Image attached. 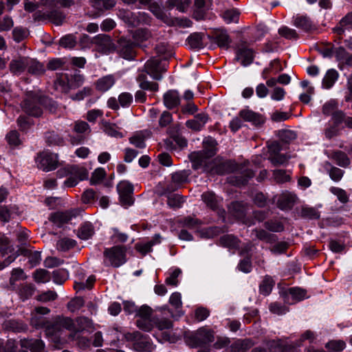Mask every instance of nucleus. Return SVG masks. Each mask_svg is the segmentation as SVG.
<instances>
[{"label":"nucleus","instance_id":"f257e3e1","mask_svg":"<svg viewBox=\"0 0 352 352\" xmlns=\"http://www.w3.org/2000/svg\"><path fill=\"white\" fill-rule=\"evenodd\" d=\"M217 142L213 138L208 137L203 142V150L195 151L189 155V159L195 170L204 167L217 153Z\"/></svg>","mask_w":352,"mask_h":352},{"label":"nucleus","instance_id":"f03ea898","mask_svg":"<svg viewBox=\"0 0 352 352\" xmlns=\"http://www.w3.org/2000/svg\"><path fill=\"white\" fill-rule=\"evenodd\" d=\"M185 341L191 348L207 345L214 340V332L211 329L202 327L197 330L185 334Z\"/></svg>","mask_w":352,"mask_h":352},{"label":"nucleus","instance_id":"7ed1b4c3","mask_svg":"<svg viewBox=\"0 0 352 352\" xmlns=\"http://www.w3.org/2000/svg\"><path fill=\"white\" fill-rule=\"evenodd\" d=\"M47 100L33 92L28 93L21 104L23 111L29 116L39 117L43 111L41 105L46 102Z\"/></svg>","mask_w":352,"mask_h":352},{"label":"nucleus","instance_id":"20e7f679","mask_svg":"<svg viewBox=\"0 0 352 352\" xmlns=\"http://www.w3.org/2000/svg\"><path fill=\"white\" fill-rule=\"evenodd\" d=\"M127 341L133 342L135 351L138 352H151L154 346L150 339L139 331L125 333Z\"/></svg>","mask_w":352,"mask_h":352},{"label":"nucleus","instance_id":"39448f33","mask_svg":"<svg viewBox=\"0 0 352 352\" xmlns=\"http://www.w3.org/2000/svg\"><path fill=\"white\" fill-rule=\"evenodd\" d=\"M126 252L124 246L116 245L111 248H106L103 254L111 266L118 267L126 262Z\"/></svg>","mask_w":352,"mask_h":352},{"label":"nucleus","instance_id":"423d86ee","mask_svg":"<svg viewBox=\"0 0 352 352\" xmlns=\"http://www.w3.org/2000/svg\"><path fill=\"white\" fill-rule=\"evenodd\" d=\"M204 171L210 173L211 175H223L225 173L232 171V168L230 162L223 160L221 158L216 157L210 160L202 167Z\"/></svg>","mask_w":352,"mask_h":352},{"label":"nucleus","instance_id":"0eeeda50","mask_svg":"<svg viewBox=\"0 0 352 352\" xmlns=\"http://www.w3.org/2000/svg\"><path fill=\"white\" fill-rule=\"evenodd\" d=\"M37 167L44 171H50L58 167V160L57 155L47 152L39 153L36 157Z\"/></svg>","mask_w":352,"mask_h":352},{"label":"nucleus","instance_id":"6e6552de","mask_svg":"<svg viewBox=\"0 0 352 352\" xmlns=\"http://www.w3.org/2000/svg\"><path fill=\"white\" fill-rule=\"evenodd\" d=\"M91 43L96 46V50L104 54H109L116 50L115 44L107 34H98L94 36Z\"/></svg>","mask_w":352,"mask_h":352},{"label":"nucleus","instance_id":"1a4fd4ad","mask_svg":"<svg viewBox=\"0 0 352 352\" xmlns=\"http://www.w3.org/2000/svg\"><path fill=\"white\" fill-rule=\"evenodd\" d=\"M248 210V204L243 201H232L228 207V212L230 216L245 224L248 223L245 221V217Z\"/></svg>","mask_w":352,"mask_h":352},{"label":"nucleus","instance_id":"9d476101","mask_svg":"<svg viewBox=\"0 0 352 352\" xmlns=\"http://www.w3.org/2000/svg\"><path fill=\"white\" fill-rule=\"evenodd\" d=\"M166 68L161 65V60L159 58H152L146 61L144 65V72L150 75L154 80H161L162 73Z\"/></svg>","mask_w":352,"mask_h":352},{"label":"nucleus","instance_id":"9b49d317","mask_svg":"<svg viewBox=\"0 0 352 352\" xmlns=\"http://www.w3.org/2000/svg\"><path fill=\"white\" fill-rule=\"evenodd\" d=\"M117 190L120 195V199L123 205L131 206L133 203L132 194L133 185L127 181H122L117 186Z\"/></svg>","mask_w":352,"mask_h":352},{"label":"nucleus","instance_id":"f8f14e48","mask_svg":"<svg viewBox=\"0 0 352 352\" xmlns=\"http://www.w3.org/2000/svg\"><path fill=\"white\" fill-rule=\"evenodd\" d=\"M136 44L131 40L120 38L118 40V52L125 59L131 60L135 56V46Z\"/></svg>","mask_w":352,"mask_h":352},{"label":"nucleus","instance_id":"ddd939ff","mask_svg":"<svg viewBox=\"0 0 352 352\" xmlns=\"http://www.w3.org/2000/svg\"><path fill=\"white\" fill-rule=\"evenodd\" d=\"M78 214V209H73L67 211H58L52 213L49 219L52 222L57 224L58 226L68 223L73 217Z\"/></svg>","mask_w":352,"mask_h":352},{"label":"nucleus","instance_id":"4468645a","mask_svg":"<svg viewBox=\"0 0 352 352\" xmlns=\"http://www.w3.org/2000/svg\"><path fill=\"white\" fill-rule=\"evenodd\" d=\"M208 38L210 41H214L220 48L228 49L232 42L231 38L224 30H216L214 35H208Z\"/></svg>","mask_w":352,"mask_h":352},{"label":"nucleus","instance_id":"2eb2a0df","mask_svg":"<svg viewBox=\"0 0 352 352\" xmlns=\"http://www.w3.org/2000/svg\"><path fill=\"white\" fill-rule=\"evenodd\" d=\"M28 60V56H19L12 59L9 64L10 71L14 75H20L27 69Z\"/></svg>","mask_w":352,"mask_h":352},{"label":"nucleus","instance_id":"dca6fc26","mask_svg":"<svg viewBox=\"0 0 352 352\" xmlns=\"http://www.w3.org/2000/svg\"><path fill=\"white\" fill-rule=\"evenodd\" d=\"M297 197L295 194L285 192H283L277 201L278 207L282 210L291 209L296 201Z\"/></svg>","mask_w":352,"mask_h":352},{"label":"nucleus","instance_id":"f3484780","mask_svg":"<svg viewBox=\"0 0 352 352\" xmlns=\"http://www.w3.org/2000/svg\"><path fill=\"white\" fill-rule=\"evenodd\" d=\"M149 10L158 19L161 20L164 23L170 26L174 25V19L164 13L158 3H151L149 6Z\"/></svg>","mask_w":352,"mask_h":352},{"label":"nucleus","instance_id":"a211bd4d","mask_svg":"<svg viewBox=\"0 0 352 352\" xmlns=\"http://www.w3.org/2000/svg\"><path fill=\"white\" fill-rule=\"evenodd\" d=\"M208 120V116L204 113H198L192 120H188L186 125L194 131H200Z\"/></svg>","mask_w":352,"mask_h":352},{"label":"nucleus","instance_id":"6ab92c4d","mask_svg":"<svg viewBox=\"0 0 352 352\" xmlns=\"http://www.w3.org/2000/svg\"><path fill=\"white\" fill-rule=\"evenodd\" d=\"M293 24L305 32H310L315 29L311 19L305 15H297L294 19Z\"/></svg>","mask_w":352,"mask_h":352},{"label":"nucleus","instance_id":"aec40b11","mask_svg":"<svg viewBox=\"0 0 352 352\" xmlns=\"http://www.w3.org/2000/svg\"><path fill=\"white\" fill-rule=\"evenodd\" d=\"M164 104L168 109H172L180 104L179 93L176 90H169L164 95Z\"/></svg>","mask_w":352,"mask_h":352},{"label":"nucleus","instance_id":"412c9836","mask_svg":"<svg viewBox=\"0 0 352 352\" xmlns=\"http://www.w3.org/2000/svg\"><path fill=\"white\" fill-rule=\"evenodd\" d=\"M236 59L243 66L249 65L254 60V52L247 47L240 48L236 52Z\"/></svg>","mask_w":352,"mask_h":352},{"label":"nucleus","instance_id":"4be33fe9","mask_svg":"<svg viewBox=\"0 0 352 352\" xmlns=\"http://www.w3.org/2000/svg\"><path fill=\"white\" fill-rule=\"evenodd\" d=\"M239 116L245 121L251 122L256 126L261 125L264 122V120L261 115L249 109H243L241 111Z\"/></svg>","mask_w":352,"mask_h":352},{"label":"nucleus","instance_id":"5701e85b","mask_svg":"<svg viewBox=\"0 0 352 352\" xmlns=\"http://www.w3.org/2000/svg\"><path fill=\"white\" fill-rule=\"evenodd\" d=\"M254 173L250 169H245L230 179V182L236 186L245 185L250 178H252Z\"/></svg>","mask_w":352,"mask_h":352},{"label":"nucleus","instance_id":"b1692460","mask_svg":"<svg viewBox=\"0 0 352 352\" xmlns=\"http://www.w3.org/2000/svg\"><path fill=\"white\" fill-rule=\"evenodd\" d=\"M116 82V78L113 75H107L99 78L96 82V88L101 92H104L109 90Z\"/></svg>","mask_w":352,"mask_h":352},{"label":"nucleus","instance_id":"393cba45","mask_svg":"<svg viewBox=\"0 0 352 352\" xmlns=\"http://www.w3.org/2000/svg\"><path fill=\"white\" fill-rule=\"evenodd\" d=\"M3 327L6 330L14 333H20L27 331L28 325L20 320H8L4 322Z\"/></svg>","mask_w":352,"mask_h":352},{"label":"nucleus","instance_id":"a878e982","mask_svg":"<svg viewBox=\"0 0 352 352\" xmlns=\"http://www.w3.org/2000/svg\"><path fill=\"white\" fill-rule=\"evenodd\" d=\"M219 244L230 249L237 250L239 249L241 241L232 234H226L220 237Z\"/></svg>","mask_w":352,"mask_h":352},{"label":"nucleus","instance_id":"bb28decb","mask_svg":"<svg viewBox=\"0 0 352 352\" xmlns=\"http://www.w3.org/2000/svg\"><path fill=\"white\" fill-rule=\"evenodd\" d=\"M28 66L27 67L28 72L32 75L40 76L45 73V69L41 63L36 59L28 57Z\"/></svg>","mask_w":352,"mask_h":352},{"label":"nucleus","instance_id":"cd10ccee","mask_svg":"<svg viewBox=\"0 0 352 352\" xmlns=\"http://www.w3.org/2000/svg\"><path fill=\"white\" fill-rule=\"evenodd\" d=\"M21 345L23 348L29 349L32 352H43L44 344L40 340H22Z\"/></svg>","mask_w":352,"mask_h":352},{"label":"nucleus","instance_id":"c85d7f7f","mask_svg":"<svg viewBox=\"0 0 352 352\" xmlns=\"http://www.w3.org/2000/svg\"><path fill=\"white\" fill-rule=\"evenodd\" d=\"M330 158L341 167H347L351 163L347 155L341 151L332 152Z\"/></svg>","mask_w":352,"mask_h":352},{"label":"nucleus","instance_id":"c756f323","mask_svg":"<svg viewBox=\"0 0 352 352\" xmlns=\"http://www.w3.org/2000/svg\"><path fill=\"white\" fill-rule=\"evenodd\" d=\"M299 215L303 219L315 220L320 218V213L316 208L302 206L300 209Z\"/></svg>","mask_w":352,"mask_h":352},{"label":"nucleus","instance_id":"7c9ffc66","mask_svg":"<svg viewBox=\"0 0 352 352\" xmlns=\"http://www.w3.org/2000/svg\"><path fill=\"white\" fill-rule=\"evenodd\" d=\"M326 169L329 173L330 178L336 182H340L343 177L344 171L338 167L333 166L331 163L327 162L325 163Z\"/></svg>","mask_w":352,"mask_h":352},{"label":"nucleus","instance_id":"2f4dec72","mask_svg":"<svg viewBox=\"0 0 352 352\" xmlns=\"http://www.w3.org/2000/svg\"><path fill=\"white\" fill-rule=\"evenodd\" d=\"M253 344L254 343L250 339L239 340L231 345V351L246 352Z\"/></svg>","mask_w":352,"mask_h":352},{"label":"nucleus","instance_id":"473e14b6","mask_svg":"<svg viewBox=\"0 0 352 352\" xmlns=\"http://www.w3.org/2000/svg\"><path fill=\"white\" fill-rule=\"evenodd\" d=\"M76 323L75 334L85 330H89L93 327L92 321L89 318L84 316L78 317L76 319Z\"/></svg>","mask_w":352,"mask_h":352},{"label":"nucleus","instance_id":"72a5a7b5","mask_svg":"<svg viewBox=\"0 0 352 352\" xmlns=\"http://www.w3.org/2000/svg\"><path fill=\"white\" fill-rule=\"evenodd\" d=\"M204 37V34L203 33L195 32L191 34L188 38V43L191 48H204L205 47L203 43Z\"/></svg>","mask_w":352,"mask_h":352},{"label":"nucleus","instance_id":"f704fd0d","mask_svg":"<svg viewBox=\"0 0 352 352\" xmlns=\"http://www.w3.org/2000/svg\"><path fill=\"white\" fill-rule=\"evenodd\" d=\"M160 243V234H155L154 238L146 243H138L135 245L136 250L142 254L145 255L151 251V248L156 243Z\"/></svg>","mask_w":352,"mask_h":352},{"label":"nucleus","instance_id":"c9c22d12","mask_svg":"<svg viewBox=\"0 0 352 352\" xmlns=\"http://www.w3.org/2000/svg\"><path fill=\"white\" fill-rule=\"evenodd\" d=\"M137 80L140 83V87L144 90L157 91L158 84L146 80V74L141 73L138 75Z\"/></svg>","mask_w":352,"mask_h":352},{"label":"nucleus","instance_id":"e433bc0d","mask_svg":"<svg viewBox=\"0 0 352 352\" xmlns=\"http://www.w3.org/2000/svg\"><path fill=\"white\" fill-rule=\"evenodd\" d=\"M351 26L352 12H349L340 20L339 25L334 28V31L338 34H342L345 29L349 28Z\"/></svg>","mask_w":352,"mask_h":352},{"label":"nucleus","instance_id":"4c0bfd02","mask_svg":"<svg viewBox=\"0 0 352 352\" xmlns=\"http://www.w3.org/2000/svg\"><path fill=\"white\" fill-rule=\"evenodd\" d=\"M94 233L93 226L89 222H86L80 228L78 236L82 239L86 240L90 238Z\"/></svg>","mask_w":352,"mask_h":352},{"label":"nucleus","instance_id":"58836bf2","mask_svg":"<svg viewBox=\"0 0 352 352\" xmlns=\"http://www.w3.org/2000/svg\"><path fill=\"white\" fill-rule=\"evenodd\" d=\"M45 140L49 146H62L64 144V139L54 131L47 132Z\"/></svg>","mask_w":352,"mask_h":352},{"label":"nucleus","instance_id":"ea45409f","mask_svg":"<svg viewBox=\"0 0 352 352\" xmlns=\"http://www.w3.org/2000/svg\"><path fill=\"white\" fill-rule=\"evenodd\" d=\"M253 232L255 233L256 236L258 239L265 241L266 243H274L276 241L277 236L274 234H270L265 231V230H258L255 229L253 230Z\"/></svg>","mask_w":352,"mask_h":352},{"label":"nucleus","instance_id":"a19ab883","mask_svg":"<svg viewBox=\"0 0 352 352\" xmlns=\"http://www.w3.org/2000/svg\"><path fill=\"white\" fill-rule=\"evenodd\" d=\"M36 287L33 284H25L21 285L19 289V295L23 300L30 298L34 293Z\"/></svg>","mask_w":352,"mask_h":352},{"label":"nucleus","instance_id":"79ce46f5","mask_svg":"<svg viewBox=\"0 0 352 352\" xmlns=\"http://www.w3.org/2000/svg\"><path fill=\"white\" fill-rule=\"evenodd\" d=\"M338 78V74L335 69L328 70L322 80L323 87L326 89L331 88Z\"/></svg>","mask_w":352,"mask_h":352},{"label":"nucleus","instance_id":"37998d69","mask_svg":"<svg viewBox=\"0 0 352 352\" xmlns=\"http://www.w3.org/2000/svg\"><path fill=\"white\" fill-rule=\"evenodd\" d=\"M44 328L46 335L49 336H55L62 330L58 318H56L54 322L47 320Z\"/></svg>","mask_w":352,"mask_h":352},{"label":"nucleus","instance_id":"c03bdc74","mask_svg":"<svg viewBox=\"0 0 352 352\" xmlns=\"http://www.w3.org/2000/svg\"><path fill=\"white\" fill-rule=\"evenodd\" d=\"M76 245V241L67 237L63 238L57 241L56 248L60 251H67Z\"/></svg>","mask_w":352,"mask_h":352},{"label":"nucleus","instance_id":"a18cd8bd","mask_svg":"<svg viewBox=\"0 0 352 352\" xmlns=\"http://www.w3.org/2000/svg\"><path fill=\"white\" fill-rule=\"evenodd\" d=\"M60 325L61 329H66L72 331L71 337L75 336V323L70 318L57 317Z\"/></svg>","mask_w":352,"mask_h":352},{"label":"nucleus","instance_id":"49530a36","mask_svg":"<svg viewBox=\"0 0 352 352\" xmlns=\"http://www.w3.org/2000/svg\"><path fill=\"white\" fill-rule=\"evenodd\" d=\"M265 344L270 352H282L284 350L285 343L281 340H267Z\"/></svg>","mask_w":352,"mask_h":352},{"label":"nucleus","instance_id":"de8ad7c7","mask_svg":"<svg viewBox=\"0 0 352 352\" xmlns=\"http://www.w3.org/2000/svg\"><path fill=\"white\" fill-rule=\"evenodd\" d=\"M153 327L155 326L159 330L169 329L173 327V322L168 318H153Z\"/></svg>","mask_w":352,"mask_h":352},{"label":"nucleus","instance_id":"09e8293b","mask_svg":"<svg viewBox=\"0 0 352 352\" xmlns=\"http://www.w3.org/2000/svg\"><path fill=\"white\" fill-rule=\"evenodd\" d=\"M50 278V272L44 269L36 270L33 274V278L38 283L48 282Z\"/></svg>","mask_w":352,"mask_h":352},{"label":"nucleus","instance_id":"8fccbe9b","mask_svg":"<svg viewBox=\"0 0 352 352\" xmlns=\"http://www.w3.org/2000/svg\"><path fill=\"white\" fill-rule=\"evenodd\" d=\"M151 31L146 28H139L133 34L134 39L138 42H143L151 38Z\"/></svg>","mask_w":352,"mask_h":352},{"label":"nucleus","instance_id":"3c124183","mask_svg":"<svg viewBox=\"0 0 352 352\" xmlns=\"http://www.w3.org/2000/svg\"><path fill=\"white\" fill-rule=\"evenodd\" d=\"M136 325L144 331H151L153 328V318H140L136 320Z\"/></svg>","mask_w":352,"mask_h":352},{"label":"nucleus","instance_id":"603ef678","mask_svg":"<svg viewBox=\"0 0 352 352\" xmlns=\"http://www.w3.org/2000/svg\"><path fill=\"white\" fill-rule=\"evenodd\" d=\"M273 279L268 276H266L260 285L259 289L261 294L266 296L268 295L274 286Z\"/></svg>","mask_w":352,"mask_h":352},{"label":"nucleus","instance_id":"864d4df0","mask_svg":"<svg viewBox=\"0 0 352 352\" xmlns=\"http://www.w3.org/2000/svg\"><path fill=\"white\" fill-rule=\"evenodd\" d=\"M21 254L28 258L29 263L32 267L38 264L41 260V253L39 252H31L30 250H25L22 251Z\"/></svg>","mask_w":352,"mask_h":352},{"label":"nucleus","instance_id":"5fc2aeb1","mask_svg":"<svg viewBox=\"0 0 352 352\" xmlns=\"http://www.w3.org/2000/svg\"><path fill=\"white\" fill-rule=\"evenodd\" d=\"M202 199L206 205L212 210L217 208V200L214 193L212 192H206L202 195Z\"/></svg>","mask_w":352,"mask_h":352},{"label":"nucleus","instance_id":"6e6d98bb","mask_svg":"<svg viewBox=\"0 0 352 352\" xmlns=\"http://www.w3.org/2000/svg\"><path fill=\"white\" fill-rule=\"evenodd\" d=\"M289 158V155L279 153L275 156L268 157L267 159L273 166H278L286 164Z\"/></svg>","mask_w":352,"mask_h":352},{"label":"nucleus","instance_id":"4d7b16f0","mask_svg":"<svg viewBox=\"0 0 352 352\" xmlns=\"http://www.w3.org/2000/svg\"><path fill=\"white\" fill-rule=\"evenodd\" d=\"M27 276L24 273V271L21 268H14L11 272V276L10 278V284L14 285L15 283L19 280H25Z\"/></svg>","mask_w":352,"mask_h":352},{"label":"nucleus","instance_id":"13d9d810","mask_svg":"<svg viewBox=\"0 0 352 352\" xmlns=\"http://www.w3.org/2000/svg\"><path fill=\"white\" fill-rule=\"evenodd\" d=\"M93 6L98 10H109L116 4L115 0H92Z\"/></svg>","mask_w":352,"mask_h":352},{"label":"nucleus","instance_id":"bf43d9fd","mask_svg":"<svg viewBox=\"0 0 352 352\" xmlns=\"http://www.w3.org/2000/svg\"><path fill=\"white\" fill-rule=\"evenodd\" d=\"M70 175L77 178L78 181H80L87 178L88 172L85 168L72 166H71Z\"/></svg>","mask_w":352,"mask_h":352},{"label":"nucleus","instance_id":"052dcab7","mask_svg":"<svg viewBox=\"0 0 352 352\" xmlns=\"http://www.w3.org/2000/svg\"><path fill=\"white\" fill-rule=\"evenodd\" d=\"M184 202V197L178 194H173L168 197V205L173 208H179Z\"/></svg>","mask_w":352,"mask_h":352},{"label":"nucleus","instance_id":"680f3d73","mask_svg":"<svg viewBox=\"0 0 352 352\" xmlns=\"http://www.w3.org/2000/svg\"><path fill=\"white\" fill-rule=\"evenodd\" d=\"M278 136L281 141L288 143L296 139V134L294 131L289 129H282L278 131Z\"/></svg>","mask_w":352,"mask_h":352},{"label":"nucleus","instance_id":"e2e57ef3","mask_svg":"<svg viewBox=\"0 0 352 352\" xmlns=\"http://www.w3.org/2000/svg\"><path fill=\"white\" fill-rule=\"evenodd\" d=\"M53 280L55 283L61 285L68 278L67 272L63 269H58L53 272Z\"/></svg>","mask_w":352,"mask_h":352},{"label":"nucleus","instance_id":"0e129e2a","mask_svg":"<svg viewBox=\"0 0 352 352\" xmlns=\"http://www.w3.org/2000/svg\"><path fill=\"white\" fill-rule=\"evenodd\" d=\"M29 33L28 30L21 27H16L12 31L13 39L19 43L28 37Z\"/></svg>","mask_w":352,"mask_h":352},{"label":"nucleus","instance_id":"69168bd1","mask_svg":"<svg viewBox=\"0 0 352 352\" xmlns=\"http://www.w3.org/2000/svg\"><path fill=\"white\" fill-rule=\"evenodd\" d=\"M84 82V77L79 72H76L74 75L71 76L70 79H68L69 87L72 89L79 87Z\"/></svg>","mask_w":352,"mask_h":352},{"label":"nucleus","instance_id":"338daca9","mask_svg":"<svg viewBox=\"0 0 352 352\" xmlns=\"http://www.w3.org/2000/svg\"><path fill=\"white\" fill-rule=\"evenodd\" d=\"M278 34L287 39H296L298 38V34L294 29L284 26L278 30Z\"/></svg>","mask_w":352,"mask_h":352},{"label":"nucleus","instance_id":"774afa93","mask_svg":"<svg viewBox=\"0 0 352 352\" xmlns=\"http://www.w3.org/2000/svg\"><path fill=\"white\" fill-rule=\"evenodd\" d=\"M76 44V38L72 34L66 35L59 41V45L64 48H73Z\"/></svg>","mask_w":352,"mask_h":352}]
</instances>
